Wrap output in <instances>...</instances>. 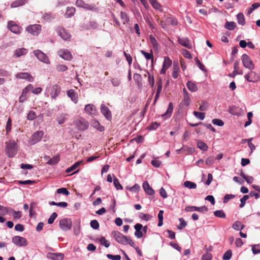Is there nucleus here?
Here are the masks:
<instances>
[{"mask_svg": "<svg viewBox=\"0 0 260 260\" xmlns=\"http://www.w3.org/2000/svg\"><path fill=\"white\" fill-rule=\"evenodd\" d=\"M114 239L119 243L126 245L127 237L118 231H113L111 233Z\"/></svg>", "mask_w": 260, "mask_h": 260, "instance_id": "obj_1", "label": "nucleus"}, {"mask_svg": "<svg viewBox=\"0 0 260 260\" xmlns=\"http://www.w3.org/2000/svg\"><path fill=\"white\" fill-rule=\"evenodd\" d=\"M56 31L58 36L65 41H69L71 35L64 27L59 26L56 28Z\"/></svg>", "mask_w": 260, "mask_h": 260, "instance_id": "obj_2", "label": "nucleus"}, {"mask_svg": "<svg viewBox=\"0 0 260 260\" xmlns=\"http://www.w3.org/2000/svg\"><path fill=\"white\" fill-rule=\"evenodd\" d=\"M59 225L60 229L64 231L70 230L72 226V221L70 218H65L59 221Z\"/></svg>", "mask_w": 260, "mask_h": 260, "instance_id": "obj_3", "label": "nucleus"}, {"mask_svg": "<svg viewBox=\"0 0 260 260\" xmlns=\"http://www.w3.org/2000/svg\"><path fill=\"white\" fill-rule=\"evenodd\" d=\"M241 60L243 66L249 70H253L254 68V65L250 57L246 54H244L241 56Z\"/></svg>", "mask_w": 260, "mask_h": 260, "instance_id": "obj_4", "label": "nucleus"}, {"mask_svg": "<svg viewBox=\"0 0 260 260\" xmlns=\"http://www.w3.org/2000/svg\"><path fill=\"white\" fill-rule=\"evenodd\" d=\"M41 25L40 24H33L28 26L26 30L34 36H38L41 31Z\"/></svg>", "mask_w": 260, "mask_h": 260, "instance_id": "obj_5", "label": "nucleus"}, {"mask_svg": "<svg viewBox=\"0 0 260 260\" xmlns=\"http://www.w3.org/2000/svg\"><path fill=\"white\" fill-rule=\"evenodd\" d=\"M7 28L11 32L16 34H20L22 30V27L13 21H10L8 22Z\"/></svg>", "mask_w": 260, "mask_h": 260, "instance_id": "obj_6", "label": "nucleus"}, {"mask_svg": "<svg viewBox=\"0 0 260 260\" xmlns=\"http://www.w3.org/2000/svg\"><path fill=\"white\" fill-rule=\"evenodd\" d=\"M34 54L40 61L47 64L50 63V60L49 58L45 53H44L41 50H35L34 51Z\"/></svg>", "mask_w": 260, "mask_h": 260, "instance_id": "obj_7", "label": "nucleus"}, {"mask_svg": "<svg viewBox=\"0 0 260 260\" xmlns=\"http://www.w3.org/2000/svg\"><path fill=\"white\" fill-rule=\"evenodd\" d=\"M12 242L18 246H25L27 245L26 239L19 236L13 237L12 238Z\"/></svg>", "mask_w": 260, "mask_h": 260, "instance_id": "obj_8", "label": "nucleus"}, {"mask_svg": "<svg viewBox=\"0 0 260 260\" xmlns=\"http://www.w3.org/2000/svg\"><path fill=\"white\" fill-rule=\"evenodd\" d=\"M244 77L248 81L250 82H255L260 79L259 75L252 71L246 74Z\"/></svg>", "mask_w": 260, "mask_h": 260, "instance_id": "obj_9", "label": "nucleus"}, {"mask_svg": "<svg viewBox=\"0 0 260 260\" xmlns=\"http://www.w3.org/2000/svg\"><path fill=\"white\" fill-rule=\"evenodd\" d=\"M44 135V132L42 131H39L35 133L31 136L30 143L34 145L40 142Z\"/></svg>", "mask_w": 260, "mask_h": 260, "instance_id": "obj_10", "label": "nucleus"}, {"mask_svg": "<svg viewBox=\"0 0 260 260\" xmlns=\"http://www.w3.org/2000/svg\"><path fill=\"white\" fill-rule=\"evenodd\" d=\"M16 144L13 140H10L7 144L6 150L9 156L11 157L10 154H15L16 152Z\"/></svg>", "mask_w": 260, "mask_h": 260, "instance_id": "obj_11", "label": "nucleus"}, {"mask_svg": "<svg viewBox=\"0 0 260 260\" xmlns=\"http://www.w3.org/2000/svg\"><path fill=\"white\" fill-rule=\"evenodd\" d=\"M75 124L77 128L80 131H85L88 127V122L83 118L78 119Z\"/></svg>", "mask_w": 260, "mask_h": 260, "instance_id": "obj_12", "label": "nucleus"}, {"mask_svg": "<svg viewBox=\"0 0 260 260\" xmlns=\"http://www.w3.org/2000/svg\"><path fill=\"white\" fill-rule=\"evenodd\" d=\"M58 55L63 59L67 60H70L72 59L71 53L67 49H60L58 51Z\"/></svg>", "mask_w": 260, "mask_h": 260, "instance_id": "obj_13", "label": "nucleus"}, {"mask_svg": "<svg viewBox=\"0 0 260 260\" xmlns=\"http://www.w3.org/2000/svg\"><path fill=\"white\" fill-rule=\"evenodd\" d=\"M101 112L107 120H111L112 118V114L109 110L105 105L102 104L101 106Z\"/></svg>", "mask_w": 260, "mask_h": 260, "instance_id": "obj_14", "label": "nucleus"}, {"mask_svg": "<svg viewBox=\"0 0 260 260\" xmlns=\"http://www.w3.org/2000/svg\"><path fill=\"white\" fill-rule=\"evenodd\" d=\"M84 110L86 113L92 116L96 115L98 114L95 107L92 104L86 105Z\"/></svg>", "mask_w": 260, "mask_h": 260, "instance_id": "obj_15", "label": "nucleus"}, {"mask_svg": "<svg viewBox=\"0 0 260 260\" xmlns=\"http://www.w3.org/2000/svg\"><path fill=\"white\" fill-rule=\"evenodd\" d=\"M16 77L19 79H26L28 81L32 82L34 77L28 73H19L16 74Z\"/></svg>", "mask_w": 260, "mask_h": 260, "instance_id": "obj_16", "label": "nucleus"}, {"mask_svg": "<svg viewBox=\"0 0 260 260\" xmlns=\"http://www.w3.org/2000/svg\"><path fill=\"white\" fill-rule=\"evenodd\" d=\"M47 257L52 260H63L64 255L60 253H48Z\"/></svg>", "mask_w": 260, "mask_h": 260, "instance_id": "obj_17", "label": "nucleus"}, {"mask_svg": "<svg viewBox=\"0 0 260 260\" xmlns=\"http://www.w3.org/2000/svg\"><path fill=\"white\" fill-rule=\"evenodd\" d=\"M178 42L182 46H184L188 49H191L192 47L191 43L190 40L186 38H178Z\"/></svg>", "mask_w": 260, "mask_h": 260, "instance_id": "obj_18", "label": "nucleus"}, {"mask_svg": "<svg viewBox=\"0 0 260 260\" xmlns=\"http://www.w3.org/2000/svg\"><path fill=\"white\" fill-rule=\"evenodd\" d=\"M67 94L70 97L72 101L75 104L77 103L78 101V98L77 93L74 89H70L67 91Z\"/></svg>", "mask_w": 260, "mask_h": 260, "instance_id": "obj_19", "label": "nucleus"}, {"mask_svg": "<svg viewBox=\"0 0 260 260\" xmlns=\"http://www.w3.org/2000/svg\"><path fill=\"white\" fill-rule=\"evenodd\" d=\"M229 112L232 115L240 116L242 114L243 110L238 107L233 106L230 108Z\"/></svg>", "mask_w": 260, "mask_h": 260, "instance_id": "obj_20", "label": "nucleus"}, {"mask_svg": "<svg viewBox=\"0 0 260 260\" xmlns=\"http://www.w3.org/2000/svg\"><path fill=\"white\" fill-rule=\"evenodd\" d=\"M98 23L93 20L90 21L88 23L83 24V28L85 29H95L98 28Z\"/></svg>", "mask_w": 260, "mask_h": 260, "instance_id": "obj_21", "label": "nucleus"}, {"mask_svg": "<svg viewBox=\"0 0 260 260\" xmlns=\"http://www.w3.org/2000/svg\"><path fill=\"white\" fill-rule=\"evenodd\" d=\"M143 187L144 191L149 195L154 194V190L150 187L147 181H145L143 183Z\"/></svg>", "mask_w": 260, "mask_h": 260, "instance_id": "obj_22", "label": "nucleus"}, {"mask_svg": "<svg viewBox=\"0 0 260 260\" xmlns=\"http://www.w3.org/2000/svg\"><path fill=\"white\" fill-rule=\"evenodd\" d=\"M60 91V87L58 85H54L53 86L52 91H51V98L55 99L59 95Z\"/></svg>", "mask_w": 260, "mask_h": 260, "instance_id": "obj_23", "label": "nucleus"}, {"mask_svg": "<svg viewBox=\"0 0 260 260\" xmlns=\"http://www.w3.org/2000/svg\"><path fill=\"white\" fill-rule=\"evenodd\" d=\"M143 228V226L140 223H137L135 225V229L136 230V232L135 233V235L138 238H141L143 237V233L141 231V229Z\"/></svg>", "mask_w": 260, "mask_h": 260, "instance_id": "obj_24", "label": "nucleus"}, {"mask_svg": "<svg viewBox=\"0 0 260 260\" xmlns=\"http://www.w3.org/2000/svg\"><path fill=\"white\" fill-rule=\"evenodd\" d=\"M183 102L184 103V104L185 106H188L190 104V96H189V93H188L187 91L186 90V89L185 88H184L183 89Z\"/></svg>", "mask_w": 260, "mask_h": 260, "instance_id": "obj_25", "label": "nucleus"}, {"mask_svg": "<svg viewBox=\"0 0 260 260\" xmlns=\"http://www.w3.org/2000/svg\"><path fill=\"white\" fill-rule=\"evenodd\" d=\"M91 124L93 127L100 132H103L105 129L104 127L101 125L100 122L95 119L92 120Z\"/></svg>", "mask_w": 260, "mask_h": 260, "instance_id": "obj_26", "label": "nucleus"}, {"mask_svg": "<svg viewBox=\"0 0 260 260\" xmlns=\"http://www.w3.org/2000/svg\"><path fill=\"white\" fill-rule=\"evenodd\" d=\"M180 71V68L179 67L178 63L177 62H174L173 64V77L174 79L178 78L179 75V72Z\"/></svg>", "mask_w": 260, "mask_h": 260, "instance_id": "obj_27", "label": "nucleus"}, {"mask_svg": "<svg viewBox=\"0 0 260 260\" xmlns=\"http://www.w3.org/2000/svg\"><path fill=\"white\" fill-rule=\"evenodd\" d=\"M173 110V105L172 103H170L169 107L166 113L162 115V117L168 118L171 117Z\"/></svg>", "mask_w": 260, "mask_h": 260, "instance_id": "obj_28", "label": "nucleus"}, {"mask_svg": "<svg viewBox=\"0 0 260 260\" xmlns=\"http://www.w3.org/2000/svg\"><path fill=\"white\" fill-rule=\"evenodd\" d=\"M149 1L154 9L160 12L162 11V6L156 0H149Z\"/></svg>", "mask_w": 260, "mask_h": 260, "instance_id": "obj_29", "label": "nucleus"}, {"mask_svg": "<svg viewBox=\"0 0 260 260\" xmlns=\"http://www.w3.org/2000/svg\"><path fill=\"white\" fill-rule=\"evenodd\" d=\"M27 52V50L26 49L22 48L16 49L15 51L14 54L16 57H20L22 55L26 54Z\"/></svg>", "mask_w": 260, "mask_h": 260, "instance_id": "obj_30", "label": "nucleus"}, {"mask_svg": "<svg viewBox=\"0 0 260 260\" xmlns=\"http://www.w3.org/2000/svg\"><path fill=\"white\" fill-rule=\"evenodd\" d=\"M27 2L26 0H17L15 2H13L11 5V8H16L19 6H23Z\"/></svg>", "mask_w": 260, "mask_h": 260, "instance_id": "obj_31", "label": "nucleus"}, {"mask_svg": "<svg viewBox=\"0 0 260 260\" xmlns=\"http://www.w3.org/2000/svg\"><path fill=\"white\" fill-rule=\"evenodd\" d=\"M9 213H13V219H19L22 216V213L20 211H15L14 209L10 208Z\"/></svg>", "mask_w": 260, "mask_h": 260, "instance_id": "obj_32", "label": "nucleus"}, {"mask_svg": "<svg viewBox=\"0 0 260 260\" xmlns=\"http://www.w3.org/2000/svg\"><path fill=\"white\" fill-rule=\"evenodd\" d=\"M141 53L142 54H143L145 56V57L147 59H148V60L151 59V62H152V63H153L154 59H153V54L152 50H151L150 53H147L144 50H141Z\"/></svg>", "mask_w": 260, "mask_h": 260, "instance_id": "obj_33", "label": "nucleus"}, {"mask_svg": "<svg viewBox=\"0 0 260 260\" xmlns=\"http://www.w3.org/2000/svg\"><path fill=\"white\" fill-rule=\"evenodd\" d=\"M186 86L188 88V89L191 91V92H194L198 90V87L196 84L192 82L191 81H188Z\"/></svg>", "mask_w": 260, "mask_h": 260, "instance_id": "obj_34", "label": "nucleus"}, {"mask_svg": "<svg viewBox=\"0 0 260 260\" xmlns=\"http://www.w3.org/2000/svg\"><path fill=\"white\" fill-rule=\"evenodd\" d=\"M237 19L238 23L239 24L242 25H244L245 24V20L244 18V16L243 13H239L237 15Z\"/></svg>", "mask_w": 260, "mask_h": 260, "instance_id": "obj_35", "label": "nucleus"}, {"mask_svg": "<svg viewBox=\"0 0 260 260\" xmlns=\"http://www.w3.org/2000/svg\"><path fill=\"white\" fill-rule=\"evenodd\" d=\"M197 146L199 149L203 151H206L208 148L207 145L205 143L201 140L198 141Z\"/></svg>", "mask_w": 260, "mask_h": 260, "instance_id": "obj_36", "label": "nucleus"}, {"mask_svg": "<svg viewBox=\"0 0 260 260\" xmlns=\"http://www.w3.org/2000/svg\"><path fill=\"white\" fill-rule=\"evenodd\" d=\"M232 228L237 231L241 230L244 229V225H243L240 221H237L234 223Z\"/></svg>", "mask_w": 260, "mask_h": 260, "instance_id": "obj_37", "label": "nucleus"}, {"mask_svg": "<svg viewBox=\"0 0 260 260\" xmlns=\"http://www.w3.org/2000/svg\"><path fill=\"white\" fill-rule=\"evenodd\" d=\"M224 27L228 30H234L236 27V24L233 21H227L224 25Z\"/></svg>", "mask_w": 260, "mask_h": 260, "instance_id": "obj_38", "label": "nucleus"}, {"mask_svg": "<svg viewBox=\"0 0 260 260\" xmlns=\"http://www.w3.org/2000/svg\"><path fill=\"white\" fill-rule=\"evenodd\" d=\"M184 186L189 189H195L197 187V184L193 182L186 181L183 183Z\"/></svg>", "mask_w": 260, "mask_h": 260, "instance_id": "obj_39", "label": "nucleus"}, {"mask_svg": "<svg viewBox=\"0 0 260 260\" xmlns=\"http://www.w3.org/2000/svg\"><path fill=\"white\" fill-rule=\"evenodd\" d=\"M172 60L170 59V58L168 56H165L164 57V60L163 62L162 66L165 68L168 69L172 65Z\"/></svg>", "mask_w": 260, "mask_h": 260, "instance_id": "obj_40", "label": "nucleus"}, {"mask_svg": "<svg viewBox=\"0 0 260 260\" xmlns=\"http://www.w3.org/2000/svg\"><path fill=\"white\" fill-rule=\"evenodd\" d=\"M120 18L124 24L129 21V17L124 12L121 11L120 12Z\"/></svg>", "mask_w": 260, "mask_h": 260, "instance_id": "obj_41", "label": "nucleus"}, {"mask_svg": "<svg viewBox=\"0 0 260 260\" xmlns=\"http://www.w3.org/2000/svg\"><path fill=\"white\" fill-rule=\"evenodd\" d=\"M82 162V161H79L75 162L73 165H72L71 167L68 168L66 170L67 173H70L72 171L75 170L77 167H78L80 165Z\"/></svg>", "mask_w": 260, "mask_h": 260, "instance_id": "obj_42", "label": "nucleus"}, {"mask_svg": "<svg viewBox=\"0 0 260 260\" xmlns=\"http://www.w3.org/2000/svg\"><path fill=\"white\" fill-rule=\"evenodd\" d=\"M260 7V4L258 3H255L253 4L249 8V9L247 11V14L250 15L252 13V12L255 9H257Z\"/></svg>", "mask_w": 260, "mask_h": 260, "instance_id": "obj_43", "label": "nucleus"}, {"mask_svg": "<svg viewBox=\"0 0 260 260\" xmlns=\"http://www.w3.org/2000/svg\"><path fill=\"white\" fill-rule=\"evenodd\" d=\"M59 160V158L58 156H54L50 159L47 161V164L50 165H54L57 164Z\"/></svg>", "mask_w": 260, "mask_h": 260, "instance_id": "obj_44", "label": "nucleus"}, {"mask_svg": "<svg viewBox=\"0 0 260 260\" xmlns=\"http://www.w3.org/2000/svg\"><path fill=\"white\" fill-rule=\"evenodd\" d=\"M163 214H164V211L163 210H160L158 214V226H161L163 224Z\"/></svg>", "mask_w": 260, "mask_h": 260, "instance_id": "obj_45", "label": "nucleus"}, {"mask_svg": "<svg viewBox=\"0 0 260 260\" xmlns=\"http://www.w3.org/2000/svg\"><path fill=\"white\" fill-rule=\"evenodd\" d=\"M214 215L219 218H225L226 217L225 213L222 210H216L214 212Z\"/></svg>", "mask_w": 260, "mask_h": 260, "instance_id": "obj_46", "label": "nucleus"}, {"mask_svg": "<svg viewBox=\"0 0 260 260\" xmlns=\"http://www.w3.org/2000/svg\"><path fill=\"white\" fill-rule=\"evenodd\" d=\"M232 255V251L231 250H228L223 254L222 258L223 260H229Z\"/></svg>", "mask_w": 260, "mask_h": 260, "instance_id": "obj_47", "label": "nucleus"}, {"mask_svg": "<svg viewBox=\"0 0 260 260\" xmlns=\"http://www.w3.org/2000/svg\"><path fill=\"white\" fill-rule=\"evenodd\" d=\"M193 115L196 116V117H197V118H198L200 120H203L205 117V113L199 112H197V111H194Z\"/></svg>", "mask_w": 260, "mask_h": 260, "instance_id": "obj_48", "label": "nucleus"}, {"mask_svg": "<svg viewBox=\"0 0 260 260\" xmlns=\"http://www.w3.org/2000/svg\"><path fill=\"white\" fill-rule=\"evenodd\" d=\"M149 40L153 47L157 49L158 46V44L155 38L152 35H150Z\"/></svg>", "mask_w": 260, "mask_h": 260, "instance_id": "obj_49", "label": "nucleus"}, {"mask_svg": "<svg viewBox=\"0 0 260 260\" xmlns=\"http://www.w3.org/2000/svg\"><path fill=\"white\" fill-rule=\"evenodd\" d=\"M25 90L23 89V90L22 91V94L20 96L19 99V102L20 103L24 102L27 99V95H26L27 92H25Z\"/></svg>", "mask_w": 260, "mask_h": 260, "instance_id": "obj_50", "label": "nucleus"}, {"mask_svg": "<svg viewBox=\"0 0 260 260\" xmlns=\"http://www.w3.org/2000/svg\"><path fill=\"white\" fill-rule=\"evenodd\" d=\"M75 11V8L73 7L68 8L66 12V15L68 17H71L74 15Z\"/></svg>", "mask_w": 260, "mask_h": 260, "instance_id": "obj_51", "label": "nucleus"}, {"mask_svg": "<svg viewBox=\"0 0 260 260\" xmlns=\"http://www.w3.org/2000/svg\"><path fill=\"white\" fill-rule=\"evenodd\" d=\"M10 208L0 205V214L5 215L9 213Z\"/></svg>", "mask_w": 260, "mask_h": 260, "instance_id": "obj_52", "label": "nucleus"}, {"mask_svg": "<svg viewBox=\"0 0 260 260\" xmlns=\"http://www.w3.org/2000/svg\"><path fill=\"white\" fill-rule=\"evenodd\" d=\"M36 117V112L32 110L30 111L27 114V118L29 120H32Z\"/></svg>", "mask_w": 260, "mask_h": 260, "instance_id": "obj_53", "label": "nucleus"}, {"mask_svg": "<svg viewBox=\"0 0 260 260\" xmlns=\"http://www.w3.org/2000/svg\"><path fill=\"white\" fill-rule=\"evenodd\" d=\"M113 183L114 184L115 187L116 188L117 190L119 189H122L123 187L120 184V182H119L118 180L116 177H115L113 179Z\"/></svg>", "mask_w": 260, "mask_h": 260, "instance_id": "obj_54", "label": "nucleus"}, {"mask_svg": "<svg viewBox=\"0 0 260 260\" xmlns=\"http://www.w3.org/2000/svg\"><path fill=\"white\" fill-rule=\"evenodd\" d=\"M249 195H244L240 199V202H241V204H240V208H243L245 206L246 201L249 199Z\"/></svg>", "mask_w": 260, "mask_h": 260, "instance_id": "obj_55", "label": "nucleus"}, {"mask_svg": "<svg viewBox=\"0 0 260 260\" xmlns=\"http://www.w3.org/2000/svg\"><path fill=\"white\" fill-rule=\"evenodd\" d=\"M90 226L94 230H98L100 226L99 223L96 220H91L90 221Z\"/></svg>", "mask_w": 260, "mask_h": 260, "instance_id": "obj_56", "label": "nucleus"}, {"mask_svg": "<svg viewBox=\"0 0 260 260\" xmlns=\"http://www.w3.org/2000/svg\"><path fill=\"white\" fill-rule=\"evenodd\" d=\"M66 119V115L61 114L57 118V120L59 124L63 123Z\"/></svg>", "mask_w": 260, "mask_h": 260, "instance_id": "obj_57", "label": "nucleus"}, {"mask_svg": "<svg viewBox=\"0 0 260 260\" xmlns=\"http://www.w3.org/2000/svg\"><path fill=\"white\" fill-rule=\"evenodd\" d=\"M56 69L58 72H64L68 70V68L64 64H58L56 67Z\"/></svg>", "mask_w": 260, "mask_h": 260, "instance_id": "obj_58", "label": "nucleus"}, {"mask_svg": "<svg viewBox=\"0 0 260 260\" xmlns=\"http://www.w3.org/2000/svg\"><path fill=\"white\" fill-rule=\"evenodd\" d=\"M56 192L58 194L62 193L66 196H68L70 194L69 191L66 188L63 187L57 189Z\"/></svg>", "mask_w": 260, "mask_h": 260, "instance_id": "obj_59", "label": "nucleus"}, {"mask_svg": "<svg viewBox=\"0 0 260 260\" xmlns=\"http://www.w3.org/2000/svg\"><path fill=\"white\" fill-rule=\"evenodd\" d=\"M179 221L180 223L178 225L177 228L179 230H182L187 225V223L182 218H179Z\"/></svg>", "mask_w": 260, "mask_h": 260, "instance_id": "obj_60", "label": "nucleus"}, {"mask_svg": "<svg viewBox=\"0 0 260 260\" xmlns=\"http://www.w3.org/2000/svg\"><path fill=\"white\" fill-rule=\"evenodd\" d=\"M101 244L105 246L106 247L108 248L110 246L109 242L105 239V237H102L101 238L100 240Z\"/></svg>", "mask_w": 260, "mask_h": 260, "instance_id": "obj_61", "label": "nucleus"}, {"mask_svg": "<svg viewBox=\"0 0 260 260\" xmlns=\"http://www.w3.org/2000/svg\"><path fill=\"white\" fill-rule=\"evenodd\" d=\"M57 217V214L55 212H53L51 215V216H50V217L48 218V223L49 224H52L54 220L56 219V218Z\"/></svg>", "mask_w": 260, "mask_h": 260, "instance_id": "obj_62", "label": "nucleus"}, {"mask_svg": "<svg viewBox=\"0 0 260 260\" xmlns=\"http://www.w3.org/2000/svg\"><path fill=\"white\" fill-rule=\"evenodd\" d=\"M107 257L112 260H120L121 259V256L119 255H113L110 254H108L107 255Z\"/></svg>", "mask_w": 260, "mask_h": 260, "instance_id": "obj_63", "label": "nucleus"}, {"mask_svg": "<svg viewBox=\"0 0 260 260\" xmlns=\"http://www.w3.org/2000/svg\"><path fill=\"white\" fill-rule=\"evenodd\" d=\"M212 257V254L210 253L207 252L202 255V260H211Z\"/></svg>", "mask_w": 260, "mask_h": 260, "instance_id": "obj_64", "label": "nucleus"}]
</instances>
